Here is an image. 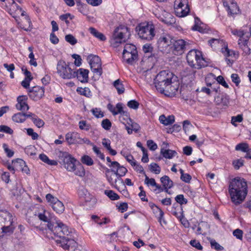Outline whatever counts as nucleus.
<instances>
[{
    "label": "nucleus",
    "instance_id": "nucleus-5",
    "mask_svg": "<svg viewBox=\"0 0 251 251\" xmlns=\"http://www.w3.org/2000/svg\"><path fill=\"white\" fill-rule=\"evenodd\" d=\"M186 60L188 65L194 69H200L208 66L202 52L198 50H190L187 54Z\"/></svg>",
    "mask_w": 251,
    "mask_h": 251
},
{
    "label": "nucleus",
    "instance_id": "nucleus-10",
    "mask_svg": "<svg viewBox=\"0 0 251 251\" xmlns=\"http://www.w3.org/2000/svg\"><path fill=\"white\" fill-rule=\"evenodd\" d=\"M138 58V52L135 45L126 44L123 52V60L127 64L132 65Z\"/></svg>",
    "mask_w": 251,
    "mask_h": 251
},
{
    "label": "nucleus",
    "instance_id": "nucleus-34",
    "mask_svg": "<svg viewBox=\"0 0 251 251\" xmlns=\"http://www.w3.org/2000/svg\"><path fill=\"white\" fill-rule=\"evenodd\" d=\"M160 122L165 126H168L173 124L175 122V117L173 115H169L166 117L164 115L160 116L159 118Z\"/></svg>",
    "mask_w": 251,
    "mask_h": 251
},
{
    "label": "nucleus",
    "instance_id": "nucleus-19",
    "mask_svg": "<svg viewBox=\"0 0 251 251\" xmlns=\"http://www.w3.org/2000/svg\"><path fill=\"white\" fill-rule=\"evenodd\" d=\"M189 43L183 39H178L173 42V52L175 55H181L189 47Z\"/></svg>",
    "mask_w": 251,
    "mask_h": 251
},
{
    "label": "nucleus",
    "instance_id": "nucleus-26",
    "mask_svg": "<svg viewBox=\"0 0 251 251\" xmlns=\"http://www.w3.org/2000/svg\"><path fill=\"white\" fill-rule=\"evenodd\" d=\"M89 71L87 69L83 68H79V69H76L75 68L74 72L73 74V78L76 77L78 81L82 83L88 82L89 80Z\"/></svg>",
    "mask_w": 251,
    "mask_h": 251
},
{
    "label": "nucleus",
    "instance_id": "nucleus-15",
    "mask_svg": "<svg viewBox=\"0 0 251 251\" xmlns=\"http://www.w3.org/2000/svg\"><path fill=\"white\" fill-rule=\"evenodd\" d=\"M221 52L224 56L225 60L227 65L229 66H232L234 61L239 57L238 52L228 49L227 43L224 48H222Z\"/></svg>",
    "mask_w": 251,
    "mask_h": 251
},
{
    "label": "nucleus",
    "instance_id": "nucleus-23",
    "mask_svg": "<svg viewBox=\"0 0 251 251\" xmlns=\"http://www.w3.org/2000/svg\"><path fill=\"white\" fill-rule=\"evenodd\" d=\"M45 94V88L39 86H35L29 88L28 95L30 99L34 101L40 100Z\"/></svg>",
    "mask_w": 251,
    "mask_h": 251
},
{
    "label": "nucleus",
    "instance_id": "nucleus-2",
    "mask_svg": "<svg viewBox=\"0 0 251 251\" xmlns=\"http://www.w3.org/2000/svg\"><path fill=\"white\" fill-rule=\"evenodd\" d=\"M228 193L231 201L235 205L242 203L248 194L247 182L241 177H236L229 182Z\"/></svg>",
    "mask_w": 251,
    "mask_h": 251
},
{
    "label": "nucleus",
    "instance_id": "nucleus-39",
    "mask_svg": "<svg viewBox=\"0 0 251 251\" xmlns=\"http://www.w3.org/2000/svg\"><path fill=\"white\" fill-rule=\"evenodd\" d=\"M89 31L92 35L99 40L101 41L106 40V38L105 35L103 33L98 31L95 28L91 27L89 28Z\"/></svg>",
    "mask_w": 251,
    "mask_h": 251
},
{
    "label": "nucleus",
    "instance_id": "nucleus-35",
    "mask_svg": "<svg viewBox=\"0 0 251 251\" xmlns=\"http://www.w3.org/2000/svg\"><path fill=\"white\" fill-rule=\"evenodd\" d=\"M102 144L103 146L108 151L110 155L115 156L117 154L116 151L111 148V141L109 139L103 138L102 140Z\"/></svg>",
    "mask_w": 251,
    "mask_h": 251
},
{
    "label": "nucleus",
    "instance_id": "nucleus-9",
    "mask_svg": "<svg viewBox=\"0 0 251 251\" xmlns=\"http://www.w3.org/2000/svg\"><path fill=\"white\" fill-rule=\"evenodd\" d=\"M33 215L34 216V217H33L28 219V222L32 226H34L36 228H38V227L34 223V221L36 220V217L40 221L47 223L48 224L51 223L49 217L50 212L46 210L45 207L42 205H39L36 208Z\"/></svg>",
    "mask_w": 251,
    "mask_h": 251
},
{
    "label": "nucleus",
    "instance_id": "nucleus-6",
    "mask_svg": "<svg viewBox=\"0 0 251 251\" xmlns=\"http://www.w3.org/2000/svg\"><path fill=\"white\" fill-rule=\"evenodd\" d=\"M135 29L139 37L143 40L151 41L155 35V25L151 22L141 23Z\"/></svg>",
    "mask_w": 251,
    "mask_h": 251
},
{
    "label": "nucleus",
    "instance_id": "nucleus-12",
    "mask_svg": "<svg viewBox=\"0 0 251 251\" xmlns=\"http://www.w3.org/2000/svg\"><path fill=\"white\" fill-rule=\"evenodd\" d=\"M56 245L61 247L65 251H76L78 244L74 240L67 237L55 240Z\"/></svg>",
    "mask_w": 251,
    "mask_h": 251
},
{
    "label": "nucleus",
    "instance_id": "nucleus-3",
    "mask_svg": "<svg viewBox=\"0 0 251 251\" xmlns=\"http://www.w3.org/2000/svg\"><path fill=\"white\" fill-rule=\"evenodd\" d=\"M1 6L13 17L17 22L18 21L20 15L22 16H25V20L28 24V26L27 27L21 26V28L26 31L31 30L32 23L29 17L25 14V11L23 10L22 8L14 0H6L5 5H1Z\"/></svg>",
    "mask_w": 251,
    "mask_h": 251
},
{
    "label": "nucleus",
    "instance_id": "nucleus-11",
    "mask_svg": "<svg viewBox=\"0 0 251 251\" xmlns=\"http://www.w3.org/2000/svg\"><path fill=\"white\" fill-rule=\"evenodd\" d=\"M174 11L176 15L178 17L186 16L190 12L188 0H175Z\"/></svg>",
    "mask_w": 251,
    "mask_h": 251
},
{
    "label": "nucleus",
    "instance_id": "nucleus-60",
    "mask_svg": "<svg viewBox=\"0 0 251 251\" xmlns=\"http://www.w3.org/2000/svg\"><path fill=\"white\" fill-rule=\"evenodd\" d=\"M32 122L38 128L43 127L45 124L44 121L39 118L37 116L33 119Z\"/></svg>",
    "mask_w": 251,
    "mask_h": 251
},
{
    "label": "nucleus",
    "instance_id": "nucleus-49",
    "mask_svg": "<svg viewBox=\"0 0 251 251\" xmlns=\"http://www.w3.org/2000/svg\"><path fill=\"white\" fill-rule=\"evenodd\" d=\"M92 114L97 118H100L104 117V113L100 108H94L91 110Z\"/></svg>",
    "mask_w": 251,
    "mask_h": 251
},
{
    "label": "nucleus",
    "instance_id": "nucleus-47",
    "mask_svg": "<svg viewBox=\"0 0 251 251\" xmlns=\"http://www.w3.org/2000/svg\"><path fill=\"white\" fill-rule=\"evenodd\" d=\"M118 191L121 192L123 195H124L126 197H127L129 196V193L127 191V188L125 184H124V182H122L119 186H118V189H116Z\"/></svg>",
    "mask_w": 251,
    "mask_h": 251
},
{
    "label": "nucleus",
    "instance_id": "nucleus-36",
    "mask_svg": "<svg viewBox=\"0 0 251 251\" xmlns=\"http://www.w3.org/2000/svg\"><path fill=\"white\" fill-rule=\"evenodd\" d=\"M2 230V233L5 235H10L12 234L15 229V226L13 224L3 225L0 227Z\"/></svg>",
    "mask_w": 251,
    "mask_h": 251
},
{
    "label": "nucleus",
    "instance_id": "nucleus-25",
    "mask_svg": "<svg viewBox=\"0 0 251 251\" xmlns=\"http://www.w3.org/2000/svg\"><path fill=\"white\" fill-rule=\"evenodd\" d=\"M109 167H112L113 171L116 173L118 176L120 178V181L122 182L123 180L122 177L124 176L127 172V169L117 161H114L112 165H108Z\"/></svg>",
    "mask_w": 251,
    "mask_h": 251
},
{
    "label": "nucleus",
    "instance_id": "nucleus-27",
    "mask_svg": "<svg viewBox=\"0 0 251 251\" xmlns=\"http://www.w3.org/2000/svg\"><path fill=\"white\" fill-rule=\"evenodd\" d=\"M227 43L226 40L220 38H212L208 41V45L214 51H221L222 48H224Z\"/></svg>",
    "mask_w": 251,
    "mask_h": 251
},
{
    "label": "nucleus",
    "instance_id": "nucleus-48",
    "mask_svg": "<svg viewBox=\"0 0 251 251\" xmlns=\"http://www.w3.org/2000/svg\"><path fill=\"white\" fill-rule=\"evenodd\" d=\"M104 194L112 201H116L120 199V196L113 190H105Z\"/></svg>",
    "mask_w": 251,
    "mask_h": 251
},
{
    "label": "nucleus",
    "instance_id": "nucleus-43",
    "mask_svg": "<svg viewBox=\"0 0 251 251\" xmlns=\"http://www.w3.org/2000/svg\"><path fill=\"white\" fill-rule=\"evenodd\" d=\"M161 21L165 24L170 25L176 23V18L170 13H167L164 18H161Z\"/></svg>",
    "mask_w": 251,
    "mask_h": 251
},
{
    "label": "nucleus",
    "instance_id": "nucleus-38",
    "mask_svg": "<svg viewBox=\"0 0 251 251\" xmlns=\"http://www.w3.org/2000/svg\"><path fill=\"white\" fill-rule=\"evenodd\" d=\"M113 86L117 90L119 95H121L125 92V88L123 81L120 79H118L113 83Z\"/></svg>",
    "mask_w": 251,
    "mask_h": 251
},
{
    "label": "nucleus",
    "instance_id": "nucleus-28",
    "mask_svg": "<svg viewBox=\"0 0 251 251\" xmlns=\"http://www.w3.org/2000/svg\"><path fill=\"white\" fill-rule=\"evenodd\" d=\"M17 103L15 107L18 110L22 112L27 111L29 107L27 104V97L25 95L18 97L17 99Z\"/></svg>",
    "mask_w": 251,
    "mask_h": 251
},
{
    "label": "nucleus",
    "instance_id": "nucleus-17",
    "mask_svg": "<svg viewBox=\"0 0 251 251\" xmlns=\"http://www.w3.org/2000/svg\"><path fill=\"white\" fill-rule=\"evenodd\" d=\"M47 201L50 203L53 210L58 214L62 213L65 210V206L60 201L50 194L46 196Z\"/></svg>",
    "mask_w": 251,
    "mask_h": 251
},
{
    "label": "nucleus",
    "instance_id": "nucleus-42",
    "mask_svg": "<svg viewBox=\"0 0 251 251\" xmlns=\"http://www.w3.org/2000/svg\"><path fill=\"white\" fill-rule=\"evenodd\" d=\"M160 152L162 156L166 159H172L177 154V152L175 151L170 149H161Z\"/></svg>",
    "mask_w": 251,
    "mask_h": 251
},
{
    "label": "nucleus",
    "instance_id": "nucleus-7",
    "mask_svg": "<svg viewBox=\"0 0 251 251\" xmlns=\"http://www.w3.org/2000/svg\"><path fill=\"white\" fill-rule=\"evenodd\" d=\"M75 65L70 63H66L63 60L58 61L56 66L57 73L60 77L64 79H71L73 78L75 70Z\"/></svg>",
    "mask_w": 251,
    "mask_h": 251
},
{
    "label": "nucleus",
    "instance_id": "nucleus-22",
    "mask_svg": "<svg viewBox=\"0 0 251 251\" xmlns=\"http://www.w3.org/2000/svg\"><path fill=\"white\" fill-rule=\"evenodd\" d=\"M62 157L63 158L62 165L64 168L69 172L74 171V168L77 162L76 159L71 154L66 152L63 153Z\"/></svg>",
    "mask_w": 251,
    "mask_h": 251
},
{
    "label": "nucleus",
    "instance_id": "nucleus-45",
    "mask_svg": "<svg viewBox=\"0 0 251 251\" xmlns=\"http://www.w3.org/2000/svg\"><path fill=\"white\" fill-rule=\"evenodd\" d=\"M39 158L43 162L46 163V164L51 165V166H56L57 165V162L56 161L54 160H50L49 159V157L44 153H41L39 155Z\"/></svg>",
    "mask_w": 251,
    "mask_h": 251
},
{
    "label": "nucleus",
    "instance_id": "nucleus-20",
    "mask_svg": "<svg viewBox=\"0 0 251 251\" xmlns=\"http://www.w3.org/2000/svg\"><path fill=\"white\" fill-rule=\"evenodd\" d=\"M65 139L69 145L82 144L89 142L90 141L87 139H82L80 137V134L77 132H70L65 135Z\"/></svg>",
    "mask_w": 251,
    "mask_h": 251
},
{
    "label": "nucleus",
    "instance_id": "nucleus-59",
    "mask_svg": "<svg viewBox=\"0 0 251 251\" xmlns=\"http://www.w3.org/2000/svg\"><path fill=\"white\" fill-rule=\"evenodd\" d=\"M26 130L27 134L31 137L32 140H37L39 137V135L37 133L34 131L32 128H28L25 129Z\"/></svg>",
    "mask_w": 251,
    "mask_h": 251
},
{
    "label": "nucleus",
    "instance_id": "nucleus-13",
    "mask_svg": "<svg viewBox=\"0 0 251 251\" xmlns=\"http://www.w3.org/2000/svg\"><path fill=\"white\" fill-rule=\"evenodd\" d=\"M87 60H89L92 72L99 77L101 76L103 71L100 57L98 55L90 54L88 56Z\"/></svg>",
    "mask_w": 251,
    "mask_h": 251
},
{
    "label": "nucleus",
    "instance_id": "nucleus-52",
    "mask_svg": "<svg viewBox=\"0 0 251 251\" xmlns=\"http://www.w3.org/2000/svg\"><path fill=\"white\" fill-rule=\"evenodd\" d=\"M186 70L187 73L186 75L184 76L183 79L186 80V78L188 77V78L191 79L190 81H192V80H194L195 78L196 71L194 70V69H190L189 70Z\"/></svg>",
    "mask_w": 251,
    "mask_h": 251
},
{
    "label": "nucleus",
    "instance_id": "nucleus-55",
    "mask_svg": "<svg viewBox=\"0 0 251 251\" xmlns=\"http://www.w3.org/2000/svg\"><path fill=\"white\" fill-rule=\"evenodd\" d=\"M176 201L181 205L186 204L188 202V200L185 199L182 194L177 195L175 197Z\"/></svg>",
    "mask_w": 251,
    "mask_h": 251
},
{
    "label": "nucleus",
    "instance_id": "nucleus-62",
    "mask_svg": "<svg viewBox=\"0 0 251 251\" xmlns=\"http://www.w3.org/2000/svg\"><path fill=\"white\" fill-rule=\"evenodd\" d=\"M243 118L242 114H239L236 116H233L231 118V124L236 126V123H241L243 121Z\"/></svg>",
    "mask_w": 251,
    "mask_h": 251
},
{
    "label": "nucleus",
    "instance_id": "nucleus-30",
    "mask_svg": "<svg viewBox=\"0 0 251 251\" xmlns=\"http://www.w3.org/2000/svg\"><path fill=\"white\" fill-rule=\"evenodd\" d=\"M13 216L8 211H0V227L3 225L13 224Z\"/></svg>",
    "mask_w": 251,
    "mask_h": 251
},
{
    "label": "nucleus",
    "instance_id": "nucleus-56",
    "mask_svg": "<svg viewBox=\"0 0 251 251\" xmlns=\"http://www.w3.org/2000/svg\"><path fill=\"white\" fill-rule=\"evenodd\" d=\"M101 126L103 129L108 130L112 126V123L108 119H105L101 121Z\"/></svg>",
    "mask_w": 251,
    "mask_h": 251
},
{
    "label": "nucleus",
    "instance_id": "nucleus-57",
    "mask_svg": "<svg viewBox=\"0 0 251 251\" xmlns=\"http://www.w3.org/2000/svg\"><path fill=\"white\" fill-rule=\"evenodd\" d=\"M66 41L71 45H75L77 42V39L72 34H67L65 37Z\"/></svg>",
    "mask_w": 251,
    "mask_h": 251
},
{
    "label": "nucleus",
    "instance_id": "nucleus-63",
    "mask_svg": "<svg viewBox=\"0 0 251 251\" xmlns=\"http://www.w3.org/2000/svg\"><path fill=\"white\" fill-rule=\"evenodd\" d=\"M231 79L232 81L235 83L236 86H238L241 82V79L239 75L237 74H232L231 75Z\"/></svg>",
    "mask_w": 251,
    "mask_h": 251
},
{
    "label": "nucleus",
    "instance_id": "nucleus-64",
    "mask_svg": "<svg viewBox=\"0 0 251 251\" xmlns=\"http://www.w3.org/2000/svg\"><path fill=\"white\" fill-rule=\"evenodd\" d=\"M127 105L130 108L137 109L139 107V103L135 100H131L127 102Z\"/></svg>",
    "mask_w": 251,
    "mask_h": 251
},
{
    "label": "nucleus",
    "instance_id": "nucleus-44",
    "mask_svg": "<svg viewBox=\"0 0 251 251\" xmlns=\"http://www.w3.org/2000/svg\"><path fill=\"white\" fill-rule=\"evenodd\" d=\"M149 205L156 217L157 216L158 214H161V216H164V212L155 203L150 201L149 202Z\"/></svg>",
    "mask_w": 251,
    "mask_h": 251
},
{
    "label": "nucleus",
    "instance_id": "nucleus-8",
    "mask_svg": "<svg viewBox=\"0 0 251 251\" xmlns=\"http://www.w3.org/2000/svg\"><path fill=\"white\" fill-rule=\"evenodd\" d=\"M47 227L54 235L58 237V239L68 236L72 232L71 229L60 220L56 221L55 223L47 224Z\"/></svg>",
    "mask_w": 251,
    "mask_h": 251
},
{
    "label": "nucleus",
    "instance_id": "nucleus-31",
    "mask_svg": "<svg viewBox=\"0 0 251 251\" xmlns=\"http://www.w3.org/2000/svg\"><path fill=\"white\" fill-rule=\"evenodd\" d=\"M107 109L111 112L113 115L115 116L119 114H123L124 113L123 110V104L121 102L117 103L116 106L109 103L107 105Z\"/></svg>",
    "mask_w": 251,
    "mask_h": 251
},
{
    "label": "nucleus",
    "instance_id": "nucleus-37",
    "mask_svg": "<svg viewBox=\"0 0 251 251\" xmlns=\"http://www.w3.org/2000/svg\"><path fill=\"white\" fill-rule=\"evenodd\" d=\"M78 11L84 15L88 13V8L87 4L81 2V0H75Z\"/></svg>",
    "mask_w": 251,
    "mask_h": 251
},
{
    "label": "nucleus",
    "instance_id": "nucleus-41",
    "mask_svg": "<svg viewBox=\"0 0 251 251\" xmlns=\"http://www.w3.org/2000/svg\"><path fill=\"white\" fill-rule=\"evenodd\" d=\"M217 101L218 104L223 106H227L229 103V97L226 94H223L217 97Z\"/></svg>",
    "mask_w": 251,
    "mask_h": 251
},
{
    "label": "nucleus",
    "instance_id": "nucleus-21",
    "mask_svg": "<svg viewBox=\"0 0 251 251\" xmlns=\"http://www.w3.org/2000/svg\"><path fill=\"white\" fill-rule=\"evenodd\" d=\"M105 175L110 185L112 188L118 189V184H120L121 182L120 181V178L113 171V170L106 168L105 171Z\"/></svg>",
    "mask_w": 251,
    "mask_h": 251
},
{
    "label": "nucleus",
    "instance_id": "nucleus-29",
    "mask_svg": "<svg viewBox=\"0 0 251 251\" xmlns=\"http://www.w3.org/2000/svg\"><path fill=\"white\" fill-rule=\"evenodd\" d=\"M193 31H197L201 33H206L208 32L209 29L198 17H195L194 25L192 27Z\"/></svg>",
    "mask_w": 251,
    "mask_h": 251
},
{
    "label": "nucleus",
    "instance_id": "nucleus-53",
    "mask_svg": "<svg viewBox=\"0 0 251 251\" xmlns=\"http://www.w3.org/2000/svg\"><path fill=\"white\" fill-rule=\"evenodd\" d=\"M81 161L84 164L91 166L94 164L93 159L88 155H84L81 157Z\"/></svg>",
    "mask_w": 251,
    "mask_h": 251
},
{
    "label": "nucleus",
    "instance_id": "nucleus-51",
    "mask_svg": "<svg viewBox=\"0 0 251 251\" xmlns=\"http://www.w3.org/2000/svg\"><path fill=\"white\" fill-rule=\"evenodd\" d=\"M249 148L248 144L246 143H241L236 146L235 150L236 151H241L242 152H246Z\"/></svg>",
    "mask_w": 251,
    "mask_h": 251
},
{
    "label": "nucleus",
    "instance_id": "nucleus-50",
    "mask_svg": "<svg viewBox=\"0 0 251 251\" xmlns=\"http://www.w3.org/2000/svg\"><path fill=\"white\" fill-rule=\"evenodd\" d=\"M150 170L156 175L160 174L161 172V168L155 163H152L150 165Z\"/></svg>",
    "mask_w": 251,
    "mask_h": 251
},
{
    "label": "nucleus",
    "instance_id": "nucleus-54",
    "mask_svg": "<svg viewBox=\"0 0 251 251\" xmlns=\"http://www.w3.org/2000/svg\"><path fill=\"white\" fill-rule=\"evenodd\" d=\"M79 128L81 130L88 131L91 128V125L87 123L86 121L81 120L78 123Z\"/></svg>",
    "mask_w": 251,
    "mask_h": 251
},
{
    "label": "nucleus",
    "instance_id": "nucleus-33",
    "mask_svg": "<svg viewBox=\"0 0 251 251\" xmlns=\"http://www.w3.org/2000/svg\"><path fill=\"white\" fill-rule=\"evenodd\" d=\"M153 180H155V179L153 178H149L147 175H145L144 183L147 186L150 187L151 190L155 194H158L162 192V191H158L156 186L153 185V184H152V181H153Z\"/></svg>",
    "mask_w": 251,
    "mask_h": 251
},
{
    "label": "nucleus",
    "instance_id": "nucleus-40",
    "mask_svg": "<svg viewBox=\"0 0 251 251\" xmlns=\"http://www.w3.org/2000/svg\"><path fill=\"white\" fill-rule=\"evenodd\" d=\"M71 172H74V174L80 177H83L85 175V171L82 165L79 162L75 166L74 171Z\"/></svg>",
    "mask_w": 251,
    "mask_h": 251
},
{
    "label": "nucleus",
    "instance_id": "nucleus-46",
    "mask_svg": "<svg viewBox=\"0 0 251 251\" xmlns=\"http://www.w3.org/2000/svg\"><path fill=\"white\" fill-rule=\"evenodd\" d=\"M12 120L16 123H23L25 121V113L19 112L12 116Z\"/></svg>",
    "mask_w": 251,
    "mask_h": 251
},
{
    "label": "nucleus",
    "instance_id": "nucleus-58",
    "mask_svg": "<svg viewBox=\"0 0 251 251\" xmlns=\"http://www.w3.org/2000/svg\"><path fill=\"white\" fill-rule=\"evenodd\" d=\"M244 161L242 159H238L232 161V165L235 170H238L244 165Z\"/></svg>",
    "mask_w": 251,
    "mask_h": 251
},
{
    "label": "nucleus",
    "instance_id": "nucleus-32",
    "mask_svg": "<svg viewBox=\"0 0 251 251\" xmlns=\"http://www.w3.org/2000/svg\"><path fill=\"white\" fill-rule=\"evenodd\" d=\"M12 163L15 167H18V165H19L20 169L23 173L26 175L30 174V170L26 165L25 161L23 159L17 158L15 160L13 161Z\"/></svg>",
    "mask_w": 251,
    "mask_h": 251
},
{
    "label": "nucleus",
    "instance_id": "nucleus-18",
    "mask_svg": "<svg viewBox=\"0 0 251 251\" xmlns=\"http://www.w3.org/2000/svg\"><path fill=\"white\" fill-rule=\"evenodd\" d=\"M129 35V29L124 25H120L115 29L113 38L117 43L125 42Z\"/></svg>",
    "mask_w": 251,
    "mask_h": 251
},
{
    "label": "nucleus",
    "instance_id": "nucleus-16",
    "mask_svg": "<svg viewBox=\"0 0 251 251\" xmlns=\"http://www.w3.org/2000/svg\"><path fill=\"white\" fill-rule=\"evenodd\" d=\"M152 184L157 187V190L160 191L165 192L166 193L171 194L169 192V189L173 187L174 183L173 181L170 178L167 176H164L160 178V182L162 184V186L156 182L155 180H153Z\"/></svg>",
    "mask_w": 251,
    "mask_h": 251
},
{
    "label": "nucleus",
    "instance_id": "nucleus-4",
    "mask_svg": "<svg viewBox=\"0 0 251 251\" xmlns=\"http://www.w3.org/2000/svg\"><path fill=\"white\" fill-rule=\"evenodd\" d=\"M250 34L246 31L242 29H231V33L234 36L238 38V45L240 49L243 50L242 55L247 56L251 54V49L249 47V40L251 36V27L250 28Z\"/></svg>",
    "mask_w": 251,
    "mask_h": 251
},
{
    "label": "nucleus",
    "instance_id": "nucleus-14",
    "mask_svg": "<svg viewBox=\"0 0 251 251\" xmlns=\"http://www.w3.org/2000/svg\"><path fill=\"white\" fill-rule=\"evenodd\" d=\"M172 36L168 33H163L157 41L158 48L163 52H168L170 46L173 43Z\"/></svg>",
    "mask_w": 251,
    "mask_h": 251
},
{
    "label": "nucleus",
    "instance_id": "nucleus-1",
    "mask_svg": "<svg viewBox=\"0 0 251 251\" xmlns=\"http://www.w3.org/2000/svg\"><path fill=\"white\" fill-rule=\"evenodd\" d=\"M154 83L157 91L162 94L166 92L176 94L179 87L177 77L169 70L160 71L154 78Z\"/></svg>",
    "mask_w": 251,
    "mask_h": 251
},
{
    "label": "nucleus",
    "instance_id": "nucleus-61",
    "mask_svg": "<svg viewBox=\"0 0 251 251\" xmlns=\"http://www.w3.org/2000/svg\"><path fill=\"white\" fill-rule=\"evenodd\" d=\"M93 151L101 160L103 161L105 160L104 154L101 152L98 147L95 145H94L93 147Z\"/></svg>",
    "mask_w": 251,
    "mask_h": 251
},
{
    "label": "nucleus",
    "instance_id": "nucleus-24",
    "mask_svg": "<svg viewBox=\"0 0 251 251\" xmlns=\"http://www.w3.org/2000/svg\"><path fill=\"white\" fill-rule=\"evenodd\" d=\"M223 5L229 16H233L240 13L239 7L234 0H225L223 1Z\"/></svg>",
    "mask_w": 251,
    "mask_h": 251
}]
</instances>
